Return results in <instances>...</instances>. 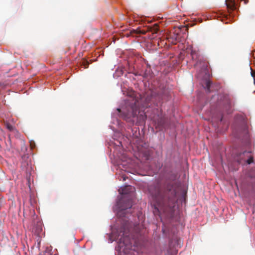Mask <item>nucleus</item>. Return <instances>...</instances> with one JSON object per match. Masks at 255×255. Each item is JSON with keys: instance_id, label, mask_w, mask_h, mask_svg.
Here are the masks:
<instances>
[{"instance_id": "9b49d317", "label": "nucleus", "mask_w": 255, "mask_h": 255, "mask_svg": "<svg viewBox=\"0 0 255 255\" xmlns=\"http://www.w3.org/2000/svg\"><path fill=\"white\" fill-rule=\"evenodd\" d=\"M212 84V83L209 80H207L205 83V89L207 90V92H210V87Z\"/></svg>"}, {"instance_id": "0eeeda50", "label": "nucleus", "mask_w": 255, "mask_h": 255, "mask_svg": "<svg viewBox=\"0 0 255 255\" xmlns=\"http://www.w3.org/2000/svg\"><path fill=\"white\" fill-rule=\"evenodd\" d=\"M134 190V188L129 185H127L124 186V187L121 188L119 191L121 194L123 195H126L131 192Z\"/></svg>"}, {"instance_id": "20e7f679", "label": "nucleus", "mask_w": 255, "mask_h": 255, "mask_svg": "<svg viewBox=\"0 0 255 255\" xmlns=\"http://www.w3.org/2000/svg\"><path fill=\"white\" fill-rule=\"evenodd\" d=\"M190 55L192 57V59L194 61H196V63L194 64L195 66H197L199 62L202 59V56L200 54V52L198 49L191 48Z\"/></svg>"}, {"instance_id": "423d86ee", "label": "nucleus", "mask_w": 255, "mask_h": 255, "mask_svg": "<svg viewBox=\"0 0 255 255\" xmlns=\"http://www.w3.org/2000/svg\"><path fill=\"white\" fill-rule=\"evenodd\" d=\"M156 100V96H155V93L154 92H151L149 94H148L145 99V105L143 106V107L147 108L149 106V104L150 102L155 103Z\"/></svg>"}, {"instance_id": "6e6552de", "label": "nucleus", "mask_w": 255, "mask_h": 255, "mask_svg": "<svg viewBox=\"0 0 255 255\" xmlns=\"http://www.w3.org/2000/svg\"><path fill=\"white\" fill-rule=\"evenodd\" d=\"M155 124L159 128H162L165 123V119L162 117H159L157 120H155Z\"/></svg>"}, {"instance_id": "7ed1b4c3", "label": "nucleus", "mask_w": 255, "mask_h": 255, "mask_svg": "<svg viewBox=\"0 0 255 255\" xmlns=\"http://www.w3.org/2000/svg\"><path fill=\"white\" fill-rule=\"evenodd\" d=\"M237 160L239 163H242L243 161H246L248 164H250L254 162V158L251 156V152L246 151L240 153Z\"/></svg>"}, {"instance_id": "f257e3e1", "label": "nucleus", "mask_w": 255, "mask_h": 255, "mask_svg": "<svg viewBox=\"0 0 255 255\" xmlns=\"http://www.w3.org/2000/svg\"><path fill=\"white\" fill-rule=\"evenodd\" d=\"M149 192L156 203L154 214L159 213L160 210L168 211V209H171L174 207L177 194L175 184L170 183L162 187L156 183L149 186Z\"/></svg>"}, {"instance_id": "dca6fc26", "label": "nucleus", "mask_w": 255, "mask_h": 255, "mask_svg": "<svg viewBox=\"0 0 255 255\" xmlns=\"http://www.w3.org/2000/svg\"><path fill=\"white\" fill-rule=\"evenodd\" d=\"M139 33H142V34H145V31H143V30H142V31H140Z\"/></svg>"}, {"instance_id": "2eb2a0df", "label": "nucleus", "mask_w": 255, "mask_h": 255, "mask_svg": "<svg viewBox=\"0 0 255 255\" xmlns=\"http://www.w3.org/2000/svg\"><path fill=\"white\" fill-rule=\"evenodd\" d=\"M251 74H252V76L254 78H255V71H254L252 70Z\"/></svg>"}, {"instance_id": "39448f33", "label": "nucleus", "mask_w": 255, "mask_h": 255, "mask_svg": "<svg viewBox=\"0 0 255 255\" xmlns=\"http://www.w3.org/2000/svg\"><path fill=\"white\" fill-rule=\"evenodd\" d=\"M120 246L123 248L125 246L126 249H130L131 248V243L128 236H123L121 237L119 241Z\"/></svg>"}, {"instance_id": "ddd939ff", "label": "nucleus", "mask_w": 255, "mask_h": 255, "mask_svg": "<svg viewBox=\"0 0 255 255\" xmlns=\"http://www.w3.org/2000/svg\"><path fill=\"white\" fill-rule=\"evenodd\" d=\"M5 126L9 131H13L14 129V127L8 123L5 124Z\"/></svg>"}, {"instance_id": "f8f14e48", "label": "nucleus", "mask_w": 255, "mask_h": 255, "mask_svg": "<svg viewBox=\"0 0 255 255\" xmlns=\"http://www.w3.org/2000/svg\"><path fill=\"white\" fill-rule=\"evenodd\" d=\"M159 30L158 29V25L157 24H155L153 27L151 28V31H152L153 33H157Z\"/></svg>"}, {"instance_id": "4468645a", "label": "nucleus", "mask_w": 255, "mask_h": 255, "mask_svg": "<svg viewBox=\"0 0 255 255\" xmlns=\"http://www.w3.org/2000/svg\"><path fill=\"white\" fill-rule=\"evenodd\" d=\"M89 63L87 61L83 60V65L84 66V68L86 69L88 67Z\"/></svg>"}, {"instance_id": "f3484780", "label": "nucleus", "mask_w": 255, "mask_h": 255, "mask_svg": "<svg viewBox=\"0 0 255 255\" xmlns=\"http://www.w3.org/2000/svg\"><path fill=\"white\" fill-rule=\"evenodd\" d=\"M123 180L124 181L126 180V177H123Z\"/></svg>"}, {"instance_id": "9d476101", "label": "nucleus", "mask_w": 255, "mask_h": 255, "mask_svg": "<svg viewBox=\"0 0 255 255\" xmlns=\"http://www.w3.org/2000/svg\"><path fill=\"white\" fill-rule=\"evenodd\" d=\"M226 4L228 8L233 10L236 8L235 4L231 0H226Z\"/></svg>"}, {"instance_id": "1a4fd4ad", "label": "nucleus", "mask_w": 255, "mask_h": 255, "mask_svg": "<svg viewBox=\"0 0 255 255\" xmlns=\"http://www.w3.org/2000/svg\"><path fill=\"white\" fill-rule=\"evenodd\" d=\"M132 207V203L131 201L130 200H128L126 203V205H121L120 206V208L121 209V210L124 211L128 209H130Z\"/></svg>"}, {"instance_id": "f03ea898", "label": "nucleus", "mask_w": 255, "mask_h": 255, "mask_svg": "<svg viewBox=\"0 0 255 255\" xmlns=\"http://www.w3.org/2000/svg\"><path fill=\"white\" fill-rule=\"evenodd\" d=\"M140 101L141 100L131 96L126 100L125 107L122 112L120 109H117L119 113H122L121 116L123 119L132 125L143 124L146 119L144 111L140 110Z\"/></svg>"}]
</instances>
